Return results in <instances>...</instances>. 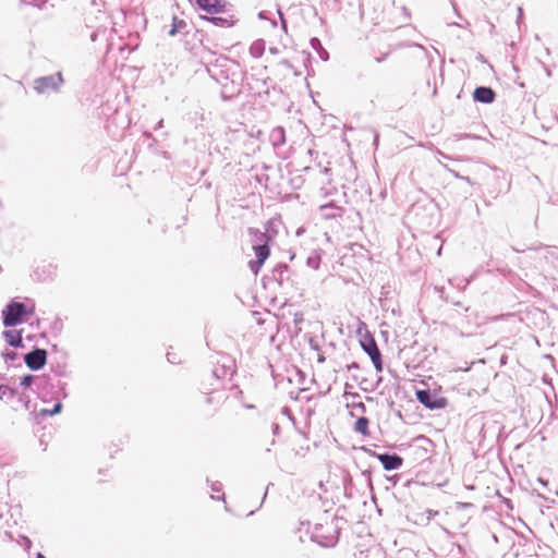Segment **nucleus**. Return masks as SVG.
Instances as JSON below:
<instances>
[{"mask_svg":"<svg viewBox=\"0 0 558 558\" xmlns=\"http://www.w3.org/2000/svg\"><path fill=\"white\" fill-rule=\"evenodd\" d=\"M310 523L307 526L310 527ZM311 534V539L322 547H333L339 541L340 527L335 520L326 524H314L312 530H307Z\"/></svg>","mask_w":558,"mask_h":558,"instance_id":"1","label":"nucleus"},{"mask_svg":"<svg viewBox=\"0 0 558 558\" xmlns=\"http://www.w3.org/2000/svg\"><path fill=\"white\" fill-rule=\"evenodd\" d=\"M35 307H27L24 303L11 301L2 311V323L5 327H14L27 320Z\"/></svg>","mask_w":558,"mask_h":558,"instance_id":"2","label":"nucleus"},{"mask_svg":"<svg viewBox=\"0 0 558 558\" xmlns=\"http://www.w3.org/2000/svg\"><path fill=\"white\" fill-rule=\"evenodd\" d=\"M244 74L245 72H214L211 78L221 85L225 97H231L240 92V81Z\"/></svg>","mask_w":558,"mask_h":558,"instance_id":"3","label":"nucleus"},{"mask_svg":"<svg viewBox=\"0 0 558 558\" xmlns=\"http://www.w3.org/2000/svg\"><path fill=\"white\" fill-rule=\"evenodd\" d=\"M62 84V72H56L54 74L34 80L33 87L39 95H50L51 93L58 92Z\"/></svg>","mask_w":558,"mask_h":558,"instance_id":"4","label":"nucleus"},{"mask_svg":"<svg viewBox=\"0 0 558 558\" xmlns=\"http://www.w3.org/2000/svg\"><path fill=\"white\" fill-rule=\"evenodd\" d=\"M415 396L417 401L429 410H439L447 405L446 398L438 396L429 389H418Z\"/></svg>","mask_w":558,"mask_h":558,"instance_id":"5","label":"nucleus"},{"mask_svg":"<svg viewBox=\"0 0 558 558\" xmlns=\"http://www.w3.org/2000/svg\"><path fill=\"white\" fill-rule=\"evenodd\" d=\"M197 5L198 9L214 15L218 13H227L231 4L226 0H190Z\"/></svg>","mask_w":558,"mask_h":558,"instance_id":"6","label":"nucleus"},{"mask_svg":"<svg viewBox=\"0 0 558 558\" xmlns=\"http://www.w3.org/2000/svg\"><path fill=\"white\" fill-rule=\"evenodd\" d=\"M48 353L45 349L34 348L24 355V362L31 371H39L47 363Z\"/></svg>","mask_w":558,"mask_h":558,"instance_id":"7","label":"nucleus"},{"mask_svg":"<svg viewBox=\"0 0 558 558\" xmlns=\"http://www.w3.org/2000/svg\"><path fill=\"white\" fill-rule=\"evenodd\" d=\"M367 451L380 461V463L383 464V468L386 471L398 470L403 464V458L396 452L377 453V452H372L371 450H367Z\"/></svg>","mask_w":558,"mask_h":558,"instance_id":"8","label":"nucleus"},{"mask_svg":"<svg viewBox=\"0 0 558 558\" xmlns=\"http://www.w3.org/2000/svg\"><path fill=\"white\" fill-rule=\"evenodd\" d=\"M253 250L256 256L255 260H250L248 266L251 270L257 275L260 267L264 265L265 260L269 257L270 247L269 243H258V245H253Z\"/></svg>","mask_w":558,"mask_h":558,"instance_id":"9","label":"nucleus"},{"mask_svg":"<svg viewBox=\"0 0 558 558\" xmlns=\"http://www.w3.org/2000/svg\"><path fill=\"white\" fill-rule=\"evenodd\" d=\"M473 99L481 104H492L496 99V93L488 86H477L473 92Z\"/></svg>","mask_w":558,"mask_h":558,"instance_id":"10","label":"nucleus"},{"mask_svg":"<svg viewBox=\"0 0 558 558\" xmlns=\"http://www.w3.org/2000/svg\"><path fill=\"white\" fill-rule=\"evenodd\" d=\"M222 360H223L222 364L219 366H216L213 369V376H215L216 378H225L227 376L231 377L234 373L233 361L228 356H223Z\"/></svg>","mask_w":558,"mask_h":558,"instance_id":"11","label":"nucleus"},{"mask_svg":"<svg viewBox=\"0 0 558 558\" xmlns=\"http://www.w3.org/2000/svg\"><path fill=\"white\" fill-rule=\"evenodd\" d=\"M361 345L371 360L381 355L380 350L372 336L365 337L361 341Z\"/></svg>","mask_w":558,"mask_h":558,"instance_id":"12","label":"nucleus"},{"mask_svg":"<svg viewBox=\"0 0 558 558\" xmlns=\"http://www.w3.org/2000/svg\"><path fill=\"white\" fill-rule=\"evenodd\" d=\"M22 331L23 330H4L2 332V336L4 337L7 343L13 348H23V339H22Z\"/></svg>","mask_w":558,"mask_h":558,"instance_id":"13","label":"nucleus"},{"mask_svg":"<svg viewBox=\"0 0 558 558\" xmlns=\"http://www.w3.org/2000/svg\"><path fill=\"white\" fill-rule=\"evenodd\" d=\"M289 268L286 264L277 265L271 271V278L276 280L279 286H284L286 281H288Z\"/></svg>","mask_w":558,"mask_h":558,"instance_id":"14","label":"nucleus"},{"mask_svg":"<svg viewBox=\"0 0 558 558\" xmlns=\"http://www.w3.org/2000/svg\"><path fill=\"white\" fill-rule=\"evenodd\" d=\"M199 17L202 20H205V21L214 24L215 26H219V27H231L236 22L235 20H233L232 15L229 19L221 17V16H204V15H201Z\"/></svg>","mask_w":558,"mask_h":558,"instance_id":"15","label":"nucleus"},{"mask_svg":"<svg viewBox=\"0 0 558 558\" xmlns=\"http://www.w3.org/2000/svg\"><path fill=\"white\" fill-rule=\"evenodd\" d=\"M270 138L272 141V144L275 146H280L286 143V132L284 129L281 126L275 128L271 131Z\"/></svg>","mask_w":558,"mask_h":558,"instance_id":"16","label":"nucleus"},{"mask_svg":"<svg viewBox=\"0 0 558 558\" xmlns=\"http://www.w3.org/2000/svg\"><path fill=\"white\" fill-rule=\"evenodd\" d=\"M248 232L253 236V245H258V243H269L270 241L268 234L258 229L250 228Z\"/></svg>","mask_w":558,"mask_h":558,"instance_id":"17","label":"nucleus"},{"mask_svg":"<svg viewBox=\"0 0 558 558\" xmlns=\"http://www.w3.org/2000/svg\"><path fill=\"white\" fill-rule=\"evenodd\" d=\"M369 420L366 416H360L354 424V430L363 436H368Z\"/></svg>","mask_w":558,"mask_h":558,"instance_id":"18","label":"nucleus"},{"mask_svg":"<svg viewBox=\"0 0 558 558\" xmlns=\"http://www.w3.org/2000/svg\"><path fill=\"white\" fill-rule=\"evenodd\" d=\"M311 46L322 60L327 61L329 59L328 51L323 47L322 41L317 37L311 39Z\"/></svg>","mask_w":558,"mask_h":558,"instance_id":"19","label":"nucleus"},{"mask_svg":"<svg viewBox=\"0 0 558 558\" xmlns=\"http://www.w3.org/2000/svg\"><path fill=\"white\" fill-rule=\"evenodd\" d=\"M36 379H39L41 383H46L48 380V376H43V377H37L35 375H32V374H26L24 376L21 377V386L23 388H29Z\"/></svg>","mask_w":558,"mask_h":558,"instance_id":"20","label":"nucleus"},{"mask_svg":"<svg viewBox=\"0 0 558 558\" xmlns=\"http://www.w3.org/2000/svg\"><path fill=\"white\" fill-rule=\"evenodd\" d=\"M265 47H266V44H265V40L263 39H257L255 40L251 47H250V52L251 54L254 57V58H259L263 56L264 51H265Z\"/></svg>","mask_w":558,"mask_h":558,"instance_id":"21","label":"nucleus"},{"mask_svg":"<svg viewBox=\"0 0 558 558\" xmlns=\"http://www.w3.org/2000/svg\"><path fill=\"white\" fill-rule=\"evenodd\" d=\"M15 396V390L7 385H0V400L8 402Z\"/></svg>","mask_w":558,"mask_h":558,"instance_id":"22","label":"nucleus"},{"mask_svg":"<svg viewBox=\"0 0 558 558\" xmlns=\"http://www.w3.org/2000/svg\"><path fill=\"white\" fill-rule=\"evenodd\" d=\"M186 26V23L183 20H179L178 17H173L172 21V27L169 31L170 36H174L175 34L180 33L182 28Z\"/></svg>","mask_w":558,"mask_h":558,"instance_id":"23","label":"nucleus"},{"mask_svg":"<svg viewBox=\"0 0 558 558\" xmlns=\"http://www.w3.org/2000/svg\"><path fill=\"white\" fill-rule=\"evenodd\" d=\"M306 265L314 269V270H317L320 266V256L318 254H312L310 255L307 258H306Z\"/></svg>","mask_w":558,"mask_h":558,"instance_id":"24","label":"nucleus"},{"mask_svg":"<svg viewBox=\"0 0 558 558\" xmlns=\"http://www.w3.org/2000/svg\"><path fill=\"white\" fill-rule=\"evenodd\" d=\"M62 407H63L62 403L60 401H58L53 405V408H50V410L43 409L40 413L44 416H52V415L59 414L62 411Z\"/></svg>","mask_w":558,"mask_h":558,"instance_id":"25","label":"nucleus"},{"mask_svg":"<svg viewBox=\"0 0 558 558\" xmlns=\"http://www.w3.org/2000/svg\"><path fill=\"white\" fill-rule=\"evenodd\" d=\"M371 361H372L376 372H378V373L383 372L384 363H383L381 355L377 356V357H375V359H373Z\"/></svg>","mask_w":558,"mask_h":558,"instance_id":"26","label":"nucleus"},{"mask_svg":"<svg viewBox=\"0 0 558 558\" xmlns=\"http://www.w3.org/2000/svg\"><path fill=\"white\" fill-rule=\"evenodd\" d=\"M444 168H445L447 171H449V172H450L454 178L460 179V180H464V181H466V182H469V183H470V178H469V177H463V175H461V174H460L459 172H457L456 170L450 169L447 165H444Z\"/></svg>","mask_w":558,"mask_h":558,"instance_id":"27","label":"nucleus"},{"mask_svg":"<svg viewBox=\"0 0 558 558\" xmlns=\"http://www.w3.org/2000/svg\"><path fill=\"white\" fill-rule=\"evenodd\" d=\"M3 356L7 361H14L17 357V353L14 351H7L3 353Z\"/></svg>","mask_w":558,"mask_h":558,"instance_id":"28","label":"nucleus"},{"mask_svg":"<svg viewBox=\"0 0 558 558\" xmlns=\"http://www.w3.org/2000/svg\"><path fill=\"white\" fill-rule=\"evenodd\" d=\"M210 487H211L213 492H216V493L222 492V484L220 482H218V481L213 482Z\"/></svg>","mask_w":558,"mask_h":558,"instance_id":"29","label":"nucleus"},{"mask_svg":"<svg viewBox=\"0 0 558 558\" xmlns=\"http://www.w3.org/2000/svg\"><path fill=\"white\" fill-rule=\"evenodd\" d=\"M362 475L366 477L368 486L372 488V478H371V471L365 470L362 472Z\"/></svg>","mask_w":558,"mask_h":558,"instance_id":"30","label":"nucleus"},{"mask_svg":"<svg viewBox=\"0 0 558 558\" xmlns=\"http://www.w3.org/2000/svg\"><path fill=\"white\" fill-rule=\"evenodd\" d=\"M271 432L274 435H278L280 433V426L278 423H272L271 424Z\"/></svg>","mask_w":558,"mask_h":558,"instance_id":"31","label":"nucleus"},{"mask_svg":"<svg viewBox=\"0 0 558 558\" xmlns=\"http://www.w3.org/2000/svg\"><path fill=\"white\" fill-rule=\"evenodd\" d=\"M47 2V0H29V3L36 5V7H43L45 3Z\"/></svg>","mask_w":558,"mask_h":558,"instance_id":"32","label":"nucleus"},{"mask_svg":"<svg viewBox=\"0 0 558 558\" xmlns=\"http://www.w3.org/2000/svg\"><path fill=\"white\" fill-rule=\"evenodd\" d=\"M514 82H515V83L519 85V87H521V88H525V87H526V83H525V81H521V80H520V76H518V77L514 80Z\"/></svg>","mask_w":558,"mask_h":558,"instance_id":"33","label":"nucleus"},{"mask_svg":"<svg viewBox=\"0 0 558 558\" xmlns=\"http://www.w3.org/2000/svg\"><path fill=\"white\" fill-rule=\"evenodd\" d=\"M401 10H402L404 16L407 17V20H410L411 13H410L409 9L407 7H402Z\"/></svg>","mask_w":558,"mask_h":558,"instance_id":"34","label":"nucleus"},{"mask_svg":"<svg viewBox=\"0 0 558 558\" xmlns=\"http://www.w3.org/2000/svg\"><path fill=\"white\" fill-rule=\"evenodd\" d=\"M281 65L283 66H287V68H294L293 64L290 63V61L288 59H283L281 62H280Z\"/></svg>","mask_w":558,"mask_h":558,"instance_id":"35","label":"nucleus"},{"mask_svg":"<svg viewBox=\"0 0 558 558\" xmlns=\"http://www.w3.org/2000/svg\"><path fill=\"white\" fill-rule=\"evenodd\" d=\"M457 136H458L459 140L460 138H477L476 136H472L470 134H461V135H457Z\"/></svg>","mask_w":558,"mask_h":558,"instance_id":"36","label":"nucleus"},{"mask_svg":"<svg viewBox=\"0 0 558 558\" xmlns=\"http://www.w3.org/2000/svg\"><path fill=\"white\" fill-rule=\"evenodd\" d=\"M167 359L170 363H177V361L174 360V355H172L171 353H167Z\"/></svg>","mask_w":558,"mask_h":558,"instance_id":"37","label":"nucleus"},{"mask_svg":"<svg viewBox=\"0 0 558 558\" xmlns=\"http://www.w3.org/2000/svg\"><path fill=\"white\" fill-rule=\"evenodd\" d=\"M167 359L170 363H177V361L174 360V355H172L171 353H167Z\"/></svg>","mask_w":558,"mask_h":558,"instance_id":"38","label":"nucleus"},{"mask_svg":"<svg viewBox=\"0 0 558 558\" xmlns=\"http://www.w3.org/2000/svg\"><path fill=\"white\" fill-rule=\"evenodd\" d=\"M162 126H163V120L161 119V120H159V121L157 122V124H156V126H155V130H159V129H161Z\"/></svg>","mask_w":558,"mask_h":558,"instance_id":"39","label":"nucleus"},{"mask_svg":"<svg viewBox=\"0 0 558 558\" xmlns=\"http://www.w3.org/2000/svg\"><path fill=\"white\" fill-rule=\"evenodd\" d=\"M20 400L21 401H24V404H25V408L28 409V404H29V399H24L23 396L20 397Z\"/></svg>","mask_w":558,"mask_h":558,"instance_id":"40","label":"nucleus"},{"mask_svg":"<svg viewBox=\"0 0 558 558\" xmlns=\"http://www.w3.org/2000/svg\"><path fill=\"white\" fill-rule=\"evenodd\" d=\"M258 17H259L260 20L266 19V12H265V11H260V12L258 13Z\"/></svg>","mask_w":558,"mask_h":558,"instance_id":"41","label":"nucleus"},{"mask_svg":"<svg viewBox=\"0 0 558 558\" xmlns=\"http://www.w3.org/2000/svg\"><path fill=\"white\" fill-rule=\"evenodd\" d=\"M348 368H349V369H351V368H359V364H357V363H355V362H353L352 364H350V365L348 366Z\"/></svg>","mask_w":558,"mask_h":558,"instance_id":"42","label":"nucleus"},{"mask_svg":"<svg viewBox=\"0 0 558 558\" xmlns=\"http://www.w3.org/2000/svg\"><path fill=\"white\" fill-rule=\"evenodd\" d=\"M269 52H270V53H272V54H276V53H278V48H276V47H271V48L269 49Z\"/></svg>","mask_w":558,"mask_h":558,"instance_id":"43","label":"nucleus"},{"mask_svg":"<svg viewBox=\"0 0 558 558\" xmlns=\"http://www.w3.org/2000/svg\"><path fill=\"white\" fill-rule=\"evenodd\" d=\"M438 155L441 156L444 159H450V157L442 151H438Z\"/></svg>","mask_w":558,"mask_h":558,"instance_id":"44","label":"nucleus"},{"mask_svg":"<svg viewBox=\"0 0 558 558\" xmlns=\"http://www.w3.org/2000/svg\"><path fill=\"white\" fill-rule=\"evenodd\" d=\"M96 38H97V32H93V33H92V35H90V39H92L93 41H95V40H96Z\"/></svg>","mask_w":558,"mask_h":558,"instance_id":"45","label":"nucleus"},{"mask_svg":"<svg viewBox=\"0 0 558 558\" xmlns=\"http://www.w3.org/2000/svg\"><path fill=\"white\" fill-rule=\"evenodd\" d=\"M279 14H280V17L282 20V27L286 28L287 24H286V21L282 17V13L280 11H279Z\"/></svg>","mask_w":558,"mask_h":558,"instance_id":"46","label":"nucleus"},{"mask_svg":"<svg viewBox=\"0 0 558 558\" xmlns=\"http://www.w3.org/2000/svg\"><path fill=\"white\" fill-rule=\"evenodd\" d=\"M518 11H519V14H518V20L521 19L522 14H523V11L521 8H518Z\"/></svg>","mask_w":558,"mask_h":558,"instance_id":"47","label":"nucleus"},{"mask_svg":"<svg viewBox=\"0 0 558 558\" xmlns=\"http://www.w3.org/2000/svg\"><path fill=\"white\" fill-rule=\"evenodd\" d=\"M357 408H360L363 412L365 411V405L362 402L357 404Z\"/></svg>","mask_w":558,"mask_h":558,"instance_id":"48","label":"nucleus"},{"mask_svg":"<svg viewBox=\"0 0 558 558\" xmlns=\"http://www.w3.org/2000/svg\"><path fill=\"white\" fill-rule=\"evenodd\" d=\"M307 61H310V57H305V58H304V66H305V68H307V64H306V62H307Z\"/></svg>","mask_w":558,"mask_h":558,"instance_id":"49","label":"nucleus"},{"mask_svg":"<svg viewBox=\"0 0 558 558\" xmlns=\"http://www.w3.org/2000/svg\"><path fill=\"white\" fill-rule=\"evenodd\" d=\"M36 558H46L41 553H37Z\"/></svg>","mask_w":558,"mask_h":558,"instance_id":"50","label":"nucleus"},{"mask_svg":"<svg viewBox=\"0 0 558 558\" xmlns=\"http://www.w3.org/2000/svg\"><path fill=\"white\" fill-rule=\"evenodd\" d=\"M453 9H454V11H456V13H457V16L461 17L460 13L457 11L456 5H453Z\"/></svg>","mask_w":558,"mask_h":558,"instance_id":"51","label":"nucleus"},{"mask_svg":"<svg viewBox=\"0 0 558 558\" xmlns=\"http://www.w3.org/2000/svg\"><path fill=\"white\" fill-rule=\"evenodd\" d=\"M374 143L377 145V143H378V134H376V135H375V141H374Z\"/></svg>","mask_w":558,"mask_h":558,"instance_id":"52","label":"nucleus"},{"mask_svg":"<svg viewBox=\"0 0 558 558\" xmlns=\"http://www.w3.org/2000/svg\"><path fill=\"white\" fill-rule=\"evenodd\" d=\"M266 490H268V488ZM266 497H267V492H265V494H264L263 501L265 500Z\"/></svg>","mask_w":558,"mask_h":558,"instance_id":"53","label":"nucleus"},{"mask_svg":"<svg viewBox=\"0 0 558 558\" xmlns=\"http://www.w3.org/2000/svg\"><path fill=\"white\" fill-rule=\"evenodd\" d=\"M217 499H221V500H225V495L222 494L220 497H218Z\"/></svg>","mask_w":558,"mask_h":558,"instance_id":"54","label":"nucleus"},{"mask_svg":"<svg viewBox=\"0 0 558 558\" xmlns=\"http://www.w3.org/2000/svg\"><path fill=\"white\" fill-rule=\"evenodd\" d=\"M132 70L137 71V70H141V69L137 68V66H133Z\"/></svg>","mask_w":558,"mask_h":558,"instance_id":"55","label":"nucleus"},{"mask_svg":"<svg viewBox=\"0 0 558 558\" xmlns=\"http://www.w3.org/2000/svg\"><path fill=\"white\" fill-rule=\"evenodd\" d=\"M379 383H381V377L377 379V385H379Z\"/></svg>","mask_w":558,"mask_h":558,"instance_id":"56","label":"nucleus"},{"mask_svg":"<svg viewBox=\"0 0 558 558\" xmlns=\"http://www.w3.org/2000/svg\"><path fill=\"white\" fill-rule=\"evenodd\" d=\"M547 76L549 77L551 75V72L550 71H547Z\"/></svg>","mask_w":558,"mask_h":558,"instance_id":"57","label":"nucleus"},{"mask_svg":"<svg viewBox=\"0 0 558 558\" xmlns=\"http://www.w3.org/2000/svg\"><path fill=\"white\" fill-rule=\"evenodd\" d=\"M2 270V267L0 266V271Z\"/></svg>","mask_w":558,"mask_h":558,"instance_id":"58","label":"nucleus"}]
</instances>
